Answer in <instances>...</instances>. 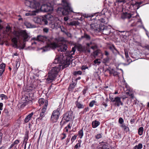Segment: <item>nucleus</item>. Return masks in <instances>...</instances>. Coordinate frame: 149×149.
Segmentation results:
<instances>
[{
  "instance_id": "1",
  "label": "nucleus",
  "mask_w": 149,
  "mask_h": 149,
  "mask_svg": "<svg viewBox=\"0 0 149 149\" xmlns=\"http://www.w3.org/2000/svg\"><path fill=\"white\" fill-rule=\"evenodd\" d=\"M25 3L26 6L36 10L38 12L40 9L44 12L50 11L52 10V8L50 4H44L40 7V3L34 0H26Z\"/></svg>"
},
{
  "instance_id": "2",
  "label": "nucleus",
  "mask_w": 149,
  "mask_h": 149,
  "mask_svg": "<svg viewBox=\"0 0 149 149\" xmlns=\"http://www.w3.org/2000/svg\"><path fill=\"white\" fill-rule=\"evenodd\" d=\"M48 42H47V46L44 48L43 50L45 52L49 50L50 48H55L57 47L59 48L57 49V50L58 52H65L66 51L67 48V45L61 43L58 45H57L55 42H54L51 40V39H48Z\"/></svg>"
},
{
  "instance_id": "3",
  "label": "nucleus",
  "mask_w": 149,
  "mask_h": 149,
  "mask_svg": "<svg viewBox=\"0 0 149 149\" xmlns=\"http://www.w3.org/2000/svg\"><path fill=\"white\" fill-rule=\"evenodd\" d=\"M62 7L58 8V13H61L63 15H67L71 12H73L68 0H62Z\"/></svg>"
},
{
  "instance_id": "4",
  "label": "nucleus",
  "mask_w": 149,
  "mask_h": 149,
  "mask_svg": "<svg viewBox=\"0 0 149 149\" xmlns=\"http://www.w3.org/2000/svg\"><path fill=\"white\" fill-rule=\"evenodd\" d=\"M60 67L55 66L53 67L48 74V77L46 79L47 83H51L57 76L60 70Z\"/></svg>"
},
{
  "instance_id": "5",
  "label": "nucleus",
  "mask_w": 149,
  "mask_h": 149,
  "mask_svg": "<svg viewBox=\"0 0 149 149\" xmlns=\"http://www.w3.org/2000/svg\"><path fill=\"white\" fill-rule=\"evenodd\" d=\"M15 35L18 39H20L23 40L24 42L28 41L27 39L29 36L25 30H21L16 31L15 32Z\"/></svg>"
},
{
  "instance_id": "6",
  "label": "nucleus",
  "mask_w": 149,
  "mask_h": 149,
  "mask_svg": "<svg viewBox=\"0 0 149 149\" xmlns=\"http://www.w3.org/2000/svg\"><path fill=\"white\" fill-rule=\"evenodd\" d=\"M73 115V112L69 111L67 112L63 116L62 120L60 123V125L62 127L66 122L72 120Z\"/></svg>"
},
{
  "instance_id": "7",
  "label": "nucleus",
  "mask_w": 149,
  "mask_h": 149,
  "mask_svg": "<svg viewBox=\"0 0 149 149\" xmlns=\"http://www.w3.org/2000/svg\"><path fill=\"white\" fill-rule=\"evenodd\" d=\"M34 22L40 25H46L48 23L47 19L45 17L42 16L35 17L33 19Z\"/></svg>"
},
{
  "instance_id": "8",
  "label": "nucleus",
  "mask_w": 149,
  "mask_h": 149,
  "mask_svg": "<svg viewBox=\"0 0 149 149\" xmlns=\"http://www.w3.org/2000/svg\"><path fill=\"white\" fill-rule=\"evenodd\" d=\"M59 111L60 109L58 108L53 111L50 118L52 123H56L58 120L60 114Z\"/></svg>"
},
{
  "instance_id": "9",
  "label": "nucleus",
  "mask_w": 149,
  "mask_h": 149,
  "mask_svg": "<svg viewBox=\"0 0 149 149\" xmlns=\"http://www.w3.org/2000/svg\"><path fill=\"white\" fill-rule=\"evenodd\" d=\"M95 16H96V17L95 18H93L92 19L95 20L96 21H97L102 23H104V24L107 23V22H106V20H107V19L105 17H101L100 14H98L97 13H96L94 15H92L91 16L88 15L87 17L86 16L85 17L88 18L89 17H91L92 18V17Z\"/></svg>"
},
{
  "instance_id": "10",
  "label": "nucleus",
  "mask_w": 149,
  "mask_h": 149,
  "mask_svg": "<svg viewBox=\"0 0 149 149\" xmlns=\"http://www.w3.org/2000/svg\"><path fill=\"white\" fill-rule=\"evenodd\" d=\"M121 97L118 96L113 98L109 97V99L112 102L114 103L115 105L119 107L120 105L123 106V102L121 100Z\"/></svg>"
},
{
  "instance_id": "11",
  "label": "nucleus",
  "mask_w": 149,
  "mask_h": 149,
  "mask_svg": "<svg viewBox=\"0 0 149 149\" xmlns=\"http://www.w3.org/2000/svg\"><path fill=\"white\" fill-rule=\"evenodd\" d=\"M133 18H134L133 20H135V21H133L132 22V24L131 25V26H136L138 27H142L146 33L148 32L147 31L143 26V25L142 24V21L141 19H138L137 20V19L136 17H133Z\"/></svg>"
},
{
  "instance_id": "12",
  "label": "nucleus",
  "mask_w": 149,
  "mask_h": 149,
  "mask_svg": "<svg viewBox=\"0 0 149 149\" xmlns=\"http://www.w3.org/2000/svg\"><path fill=\"white\" fill-rule=\"evenodd\" d=\"M91 27L92 30L95 33L100 32L102 30L101 26L96 23H95L94 24H91Z\"/></svg>"
},
{
  "instance_id": "13",
  "label": "nucleus",
  "mask_w": 149,
  "mask_h": 149,
  "mask_svg": "<svg viewBox=\"0 0 149 149\" xmlns=\"http://www.w3.org/2000/svg\"><path fill=\"white\" fill-rule=\"evenodd\" d=\"M12 41L13 43V46L15 47L16 48H20L21 49H23L24 47V44L22 46H18L17 45V39L16 37L13 38L12 39Z\"/></svg>"
},
{
  "instance_id": "14",
  "label": "nucleus",
  "mask_w": 149,
  "mask_h": 149,
  "mask_svg": "<svg viewBox=\"0 0 149 149\" xmlns=\"http://www.w3.org/2000/svg\"><path fill=\"white\" fill-rule=\"evenodd\" d=\"M38 102L40 106L42 107H45V105L46 104L47 105V107L48 105V101L47 100H45L44 98H42L40 99L38 101Z\"/></svg>"
},
{
  "instance_id": "15",
  "label": "nucleus",
  "mask_w": 149,
  "mask_h": 149,
  "mask_svg": "<svg viewBox=\"0 0 149 149\" xmlns=\"http://www.w3.org/2000/svg\"><path fill=\"white\" fill-rule=\"evenodd\" d=\"M101 31L100 32L102 33L103 34L106 35H108L110 34V30L109 29H107V27L105 26H101Z\"/></svg>"
},
{
  "instance_id": "16",
  "label": "nucleus",
  "mask_w": 149,
  "mask_h": 149,
  "mask_svg": "<svg viewBox=\"0 0 149 149\" xmlns=\"http://www.w3.org/2000/svg\"><path fill=\"white\" fill-rule=\"evenodd\" d=\"M109 48L115 55L119 54V53L113 45H112L109 47Z\"/></svg>"
},
{
  "instance_id": "17",
  "label": "nucleus",
  "mask_w": 149,
  "mask_h": 149,
  "mask_svg": "<svg viewBox=\"0 0 149 149\" xmlns=\"http://www.w3.org/2000/svg\"><path fill=\"white\" fill-rule=\"evenodd\" d=\"M121 17V18L123 19L126 18L129 19L132 17V15L130 13H127V12H125L122 14Z\"/></svg>"
},
{
  "instance_id": "18",
  "label": "nucleus",
  "mask_w": 149,
  "mask_h": 149,
  "mask_svg": "<svg viewBox=\"0 0 149 149\" xmlns=\"http://www.w3.org/2000/svg\"><path fill=\"white\" fill-rule=\"evenodd\" d=\"M146 4V3H144L143 1H139L136 2L134 4V6H136L137 9H138L140 7V5H141V6L143 5H144V4Z\"/></svg>"
},
{
  "instance_id": "19",
  "label": "nucleus",
  "mask_w": 149,
  "mask_h": 149,
  "mask_svg": "<svg viewBox=\"0 0 149 149\" xmlns=\"http://www.w3.org/2000/svg\"><path fill=\"white\" fill-rule=\"evenodd\" d=\"M37 38V40L43 42H44L45 41L47 40V38L46 36H38Z\"/></svg>"
},
{
  "instance_id": "20",
  "label": "nucleus",
  "mask_w": 149,
  "mask_h": 149,
  "mask_svg": "<svg viewBox=\"0 0 149 149\" xmlns=\"http://www.w3.org/2000/svg\"><path fill=\"white\" fill-rule=\"evenodd\" d=\"M100 124V122L97 120H95L92 122V125L93 128H95L98 127Z\"/></svg>"
},
{
  "instance_id": "21",
  "label": "nucleus",
  "mask_w": 149,
  "mask_h": 149,
  "mask_svg": "<svg viewBox=\"0 0 149 149\" xmlns=\"http://www.w3.org/2000/svg\"><path fill=\"white\" fill-rule=\"evenodd\" d=\"M33 114V113L31 112V113L29 114L26 116L24 120L25 122L26 123H28L29 121Z\"/></svg>"
},
{
  "instance_id": "22",
  "label": "nucleus",
  "mask_w": 149,
  "mask_h": 149,
  "mask_svg": "<svg viewBox=\"0 0 149 149\" xmlns=\"http://www.w3.org/2000/svg\"><path fill=\"white\" fill-rule=\"evenodd\" d=\"M75 104L76 107L78 109H83L84 107V105L80 103L78 100L75 102Z\"/></svg>"
},
{
  "instance_id": "23",
  "label": "nucleus",
  "mask_w": 149,
  "mask_h": 149,
  "mask_svg": "<svg viewBox=\"0 0 149 149\" xmlns=\"http://www.w3.org/2000/svg\"><path fill=\"white\" fill-rule=\"evenodd\" d=\"M125 54L126 58L127 59V61L129 62L128 65L129 64L130 62H132V61L130 59H129L128 51L126 49H124Z\"/></svg>"
},
{
  "instance_id": "24",
  "label": "nucleus",
  "mask_w": 149,
  "mask_h": 149,
  "mask_svg": "<svg viewBox=\"0 0 149 149\" xmlns=\"http://www.w3.org/2000/svg\"><path fill=\"white\" fill-rule=\"evenodd\" d=\"M67 24L69 26H75L78 25L79 24V23L77 21H73L69 23H68Z\"/></svg>"
},
{
  "instance_id": "25",
  "label": "nucleus",
  "mask_w": 149,
  "mask_h": 149,
  "mask_svg": "<svg viewBox=\"0 0 149 149\" xmlns=\"http://www.w3.org/2000/svg\"><path fill=\"white\" fill-rule=\"evenodd\" d=\"M24 24L27 28H33L35 27L34 25H32L30 23L27 21L25 22Z\"/></svg>"
},
{
  "instance_id": "26",
  "label": "nucleus",
  "mask_w": 149,
  "mask_h": 149,
  "mask_svg": "<svg viewBox=\"0 0 149 149\" xmlns=\"http://www.w3.org/2000/svg\"><path fill=\"white\" fill-rule=\"evenodd\" d=\"M62 59L60 57L58 56L55 59L54 63L55 64L61 63Z\"/></svg>"
},
{
  "instance_id": "27",
  "label": "nucleus",
  "mask_w": 149,
  "mask_h": 149,
  "mask_svg": "<svg viewBox=\"0 0 149 149\" xmlns=\"http://www.w3.org/2000/svg\"><path fill=\"white\" fill-rule=\"evenodd\" d=\"M47 105L46 104L45 105V107H42V109H40V112L45 114L46 112L47 109Z\"/></svg>"
},
{
  "instance_id": "28",
  "label": "nucleus",
  "mask_w": 149,
  "mask_h": 149,
  "mask_svg": "<svg viewBox=\"0 0 149 149\" xmlns=\"http://www.w3.org/2000/svg\"><path fill=\"white\" fill-rule=\"evenodd\" d=\"M38 12V11L36 10V11H33L32 12H29L25 14V15L26 16H31L34 15L35 13Z\"/></svg>"
},
{
  "instance_id": "29",
  "label": "nucleus",
  "mask_w": 149,
  "mask_h": 149,
  "mask_svg": "<svg viewBox=\"0 0 149 149\" xmlns=\"http://www.w3.org/2000/svg\"><path fill=\"white\" fill-rule=\"evenodd\" d=\"M120 127L123 128L124 129V130L126 132L129 131V128L124 124H122Z\"/></svg>"
},
{
  "instance_id": "30",
  "label": "nucleus",
  "mask_w": 149,
  "mask_h": 149,
  "mask_svg": "<svg viewBox=\"0 0 149 149\" xmlns=\"http://www.w3.org/2000/svg\"><path fill=\"white\" fill-rule=\"evenodd\" d=\"M143 148V145L142 143H139L138 145L135 146L133 147V149H141Z\"/></svg>"
},
{
  "instance_id": "31",
  "label": "nucleus",
  "mask_w": 149,
  "mask_h": 149,
  "mask_svg": "<svg viewBox=\"0 0 149 149\" xmlns=\"http://www.w3.org/2000/svg\"><path fill=\"white\" fill-rule=\"evenodd\" d=\"M72 125L70 123H69L67 126H66L64 128V130L66 132H68L69 129H70Z\"/></svg>"
},
{
  "instance_id": "32",
  "label": "nucleus",
  "mask_w": 149,
  "mask_h": 149,
  "mask_svg": "<svg viewBox=\"0 0 149 149\" xmlns=\"http://www.w3.org/2000/svg\"><path fill=\"white\" fill-rule=\"evenodd\" d=\"M78 135L80 139H81L82 138L84 135L83 129H82L79 131Z\"/></svg>"
},
{
  "instance_id": "33",
  "label": "nucleus",
  "mask_w": 149,
  "mask_h": 149,
  "mask_svg": "<svg viewBox=\"0 0 149 149\" xmlns=\"http://www.w3.org/2000/svg\"><path fill=\"white\" fill-rule=\"evenodd\" d=\"M143 127H140L138 130V133L139 135L141 136L143 134Z\"/></svg>"
},
{
  "instance_id": "34",
  "label": "nucleus",
  "mask_w": 149,
  "mask_h": 149,
  "mask_svg": "<svg viewBox=\"0 0 149 149\" xmlns=\"http://www.w3.org/2000/svg\"><path fill=\"white\" fill-rule=\"evenodd\" d=\"M32 101L31 100H26L25 102H24L23 104H22L21 107H25L26 105L29 102H32Z\"/></svg>"
},
{
  "instance_id": "35",
  "label": "nucleus",
  "mask_w": 149,
  "mask_h": 149,
  "mask_svg": "<svg viewBox=\"0 0 149 149\" xmlns=\"http://www.w3.org/2000/svg\"><path fill=\"white\" fill-rule=\"evenodd\" d=\"M81 38H85L87 40H90L91 39L90 36L89 35L85 33L84 35L81 36Z\"/></svg>"
},
{
  "instance_id": "36",
  "label": "nucleus",
  "mask_w": 149,
  "mask_h": 149,
  "mask_svg": "<svg viewBox=\"0 0 149 149\" xmlns=\"http://www.w3.org/2000/svg\"><path fill=\"white\" fill-rule=\"evenodd\" d=\"M37 83L36 82H34L33 84L31 85L30 87L32 88V90H33L34 89H35L37 88Z\"/></svg>"
},
{
  "instance_id": "37",
  "label": "nucleus",
  "mask_w": 149,
  "mask_h": 149,
  "mask_svg": "<svg viewBox=\"0 0 149 149\" xmlns=\"http://www.w3.org/2000/svg\"><path fill=\"white\" fill-rule=\"evenodd\" d=\"M0 97L1 98L2 100H3V99L5 100H7L8 99L6 95L2 94L0 95Z\"/></svg>"
},
{
  "instance_id": "38",
  "label": "nucleus",
  "mask_w": 149,
  "mask_h": 149,
  "mask_svg": "<svg viewBox=\"0 0 149 149\" xmlns=\"http://www.w3.org/2000/svg\"><path fill=\"white\" fill-rule=\"evenodd\" d=\"M29 139L28 133L26 132L25 134V136L24 138V140L27 141Z\"/></svg>"
},
{
  "instance_id": "39",
  "label": "nucleus",
  "mask_w": 149,
  "mask_h": 149,
  "mask_svg": "<svg viewBox=\"0 0 149 149\" xmlns=\"http://www.w3.org/2000/svg\"><path fill=\"white\" fill-rule=\"evenodd\" d=\"M55 29H57L60 27L59 24L57 22H54Z\"/></svg>"
},
{
  "instance_id": "40",
  "label": "nucleus",
  "mask_w": 149,
  "mask_h": 149,
  "mask_svg": "<svg viewBox=\"0 0 149 149\" xmlns=\"http://www.w3.org/2000/svg\"><path fill=\"white\" fill-rule=\"evenodd\" d=\"M82 72L81 71H75L74 72V74L76 75L77 74L81 75L82 74Z\"/></svg>"
},
{
  "instance_id": "41",
  "label": "nucleus",
  "mask_w": 149,
  "mask_h": 149,
  "mask_svg": "<svg viewBox=\"0 0 149 149\" xmlns=\"http://www.w3.org/2000/svg\"><path fill=\"white\" fill-rule=\"evenodd\" d=\"M45 114L40 112V117H39V118L40 120H42V118L45 116Z\"/></svg>"
},
{
  "instance_id": "42",
  "label": "nucleus",
  "mask_w": 149,
  "mask_h": 149,
  "mask_svg": "<svg viewBox=\"0 0 149 149\" xmlns=\"http://www.w3.org/2000/svg\"><path fill=\"white\" fill-rule=\"evenodd\" d=\"M95 102L96 101L95 100H92L90 102L89 104V106L91 107H92Z\"/></svg>"
},
{
  "instance_id": "43",
  "label": "nucleus",
  "mask_w": 149,
  "mask_h": 149,
  "mask_svg": "<svg viewBox=\"0 0 149 149\" xmlns=\"http://www.w3.org/2000/svg\"><path fill=\"white\" fill-rule=\"evenodd\" d=\"M70 64V62H66L63 65V68H65L68 66Z\"/></svg>"
},
{
  "instance_id": "44",
  "label": "nucleus",
  "mask_w": 149,
  "mask_h": 149,
  "mask_svg": "<svg viewBox=\"0 0 149 149\" xmlns=\"http://www.w3.org/2000/svg\"><path fill=\"white\" fill-rule=\"evenodd\" d=\"M93 62L95 64H100L101 63V62L100 61V59H96V60H94Z\"/></svg>"
},
{
  "instance_id": "45",
  "label": "nucleus",
  "mask_w": 149,
  "mask_h": 149,
  "mask_svg": "<svg viewBox=\"0 0 149 149\" xmlns=\"http://www.w3.org/2000/svg\"><path fill=\"white\" fill-rule=\"evenodd\" d=\"M77 136L74 135V136H72L71 139V141L72 142V143L74 140L76 139L77 138Z\"/></svg>"
},
{
  "instance_id": "46",
  "label": "nucleus",
  "mask_w": 149,
  "mask_h": 149,
  "mask_svg": "<svg viewBox=\"0 0 149 149\" xmlns=\"http://www.w3.org/2000/svg\"><path fill=\"white\" fill-rule=\"evenodd\" d=\"M76 50V48L75 47H74L72 48V50L70 52L71 54L72 55L74 54Z\"/></svg>"
},
{
  "instance_id": "47",
  "label": "nucleus",
  "mask_w": 149,
  "mask_h": 149,
  "mask_svg": "<svg viewBox=\"0 0 149 149\" xmlns=\"http://www.w3.org/2000/svg\"><path fill=\"white\" fill-rule=\"evenodd\" d=\"M50 27L52 29H55L54 22H51L49 24Z\"/></svg>"
},
{
  "instance_id": "48",
  "label": "nucleus",
  "mask_w": 149,
  "mask_h": 149,
  "mask_svg": "<svg viewBox=\"0 0 149 149\" xmlns=\"http://www.w3.org/2000/svg\"><path fill=\"white\" fill-rule=\"evenodd\" d=\"M3 113L5 114L6 116L8 115L9 112L8 110L6 109H4L3 111Z\"/></svg>"
},
{
  "instance_id": "49",
  "label": "nucleus",
  "mask_w": 149,
  "mask_h": 149,
  "mask_svg": "<svg viewBox=\"0 0 149 149\" xmlns=\"http://www.w3.org/2000/svg\"><path fill=\"white\" fill-rule=\"evenodd\" d=\"M102 137V135L101 134H97L95 136V138L97 139H100Z\"/></svg>"
},
{
  "instance_id": "50",
  "label": "nucleus",
  "mask_w": 149,
  "mask_h": 149,
  "mask_svg": "<svg viewBox=\"0 0 149 149\" xmlns=\"http://www.w3.org/2000/svg\"><path fill=\"white\" fill-rule=\"evenodd\" d=\"M124 122L123 118L121 117L119 119L118 122L120 124H122Z\"/></svg>"
},
{
  "instance_id": "51",
  "label": "nucleus",
  "mask_w": 149,
  "mask_h": 149,
  "mask_svg": "<svg viewBox=\"0 0 149 149\" xmlns=\"http://www.w3.org/2000/svg\"><path fill=\"white\" fill-rule=\"evenodd\" d=\"M62 135H63V136L61 137V140H62L64 139L66 137V135L65 133H63L62 134Z\"/></svg>"
},
{
  "instance_id": "52",
  "label": "nucleus",
  "mask_w": 149,
  "mask_h": 149,
  "mask_svg": "<svg viewBox=\"0 0 149 149\" xmlns=\"http://www.w3.org/2000/svg\"><path fill=\"white\" fill-rule=\"evenodd\" d=\"M86 69H88V67L86 65H83L82 66L81 68V69L82 70H85Z\"/></svg>"
},
{
  "instance_id": "53",
  "label": "nucleus",
  "mask_w": 149,
  "mask_h": 149,
  "mask_svg": "<svg viewBox=\"0 0 149 149\" xmlns=\"http://www.w3.org/2000/svg\"><path fill=\"white\" fill-rule=\"evenodd\" d=\"M49 29L47 28H44L43 29V31L44 32L47 33L49 31Z\"/></svg>"
},
{
  "instance_id": "54",
  "label": "nucleus",
  "mask_w": 149,
  "mask_h": 149,
  "mask_svg": "<svg viewBox=\"0 0 149 149\" xmlns=\"http://www.w3.org/2000/svg\"><path fill=\"white\" fill-rule=\"evenodd\" d=\"M103 61L105 63L109 61V57H107L106 58H104Z\"/></svg>"
},
{
  "instance_id": "55",
  "label": "nucleus",
  "mask_w": 149,
  "mask_h": 149,
  "mask_svg": "<svg viewBox=\"0 0 149 149\" xmlns=\"http://www.w3.org/2000/svg\"><path fill=\"white\" fill-rule=\"evenodd\" d=\"M80 145H81L80 143H77L74 146V148L76 149H77L80 147Z\"/></svg>"
},
{
  "instance_id": "56",
  "label": "nucleus",
  "mask_w": 149,
  "mask_h": 149,
  "mask_svg": "<svg viewBox=\"0 0 149 149\" xmlns=\"http://www.w3.org/2000/svg\"><path fill=\"white\" fill-rule=\"evenodd\" d=\"M11 28L8 25L6 27V31L7 32H8L10 30Z\"/></svg>"
},
{
  "instance_id": "57",
  "label": "nucleus",
  "mask_w": 149,
  "mask_h": 149,
  "mask_svg": "<svg viewBox=\"0 0 149 149\" xmlns=\"http://www.w3.org/2000/svg\"><path fill=\"white\" fill-rule=\"evenodd\" d=\"M16 146V145H15L14 144V143H13L12 144H11L10 146V148H13V149L15 148V146ZM16 147L17 148V147Z\"/></svg>"
},
{
  "instance_id": "58",
  "label": "nucleus",
  "mask_w": 149,
  "mask_h": 149,
  "mask_svg": "<svg viewBox=\"0 0 149 149\" xmlns=\"http://www.w3.org/2000/svg\"><path fill=\"white\" fill-rule=\"evenodd\" d=\"M19 141L18 140H16L14 142V144L15 145H16L17 146V145L19 143Z\"/></svg>"
},
{
  "instance_id": "59",
  "label": "nucleus",
  "mask_w": 149,
  "mask_h": 149,
  "mask_svg": "<svg viewBox=\"0 0 149 149\" xmlns=\"http://www.w3.org/2000/svg\"><path fill=\"white\" fill-rule=\"evenodd\" d=\"M101 105L104 106L105 108H106L107 106V103H105L104 102H103L101 103Z\"/></svg>"
},
{
  "instance_id": "60",
  "label": "nucleus",
  "mask_w": 149,
  "mask_h": 149,
  "mask_svg": "<svg viewBox=\"0 0 149 149\" xmlns=\"http://www.w3.org/2000/svg\"><path fill=\"white\" fill-rule=\"evenodd\" d=\"M87 90H88V88H85L82 91V92L83 93V95L85 94L86 93V91H87Z\"/></svg>"
},
{
  "instance_id": "61",
  "label": "nucleus",
  "mask_w": 149,
  "mask_h": 149,
  "mask_svg": "<svg viewBox=\"0 0 149 149\" xmlns=\"http://www.w3.org/2000/svg\"><path fill=\"white\" fill-rule=\"evenodd\" d=\"M114 70L113 69H111V70H109V73L110 74H113V72L114 71Z\"/></svg>"
},
{
  "instance_id": "62",
  "label": "nucleus",
  "mask_w": 149,
  "mask_h": 149,
  "mask_svg": "<svg viewBox=\"0 0 149 149\" xmlns=\"http://www.w3.org/2000/svg\"><path fill=\"white\" fill-rule=\"evenodd\" d=\"M3 104L2 102L0 103V110H2L3 109Z\"/></svg>"
},
{
  "instance_id": "63",
  "label": "nucleus",
  "mask_w": 149,
  "mask_h": 149,
  "mask_svg": "<svg viewBox=\"0 0 149 149\" xmlns=\"http://www.w3.org/2000/svg\"><path fill=\"white\" fill-rule=\"evenodd\" d=\"M104 54L105 55L107 56V57H108V56L109 55V53L107 51H104Z\"/></svg>"
},
{
  "instance_id": "64",
  "label": "nucleus",
  "mask_w": 149,
  "mask_h": 149,
  "mask_svg": "<svg viewBox=\"0 0 149 149\" xmlns=\"http://www.w3.org/2000/svg\"><path fill=\"white\" fill-rule=\"evenodd\" d=\"M89 110V108L88 107H86L84 109V111L85 112H86V111H88Z\"/></svg>"
}]
</instances>
